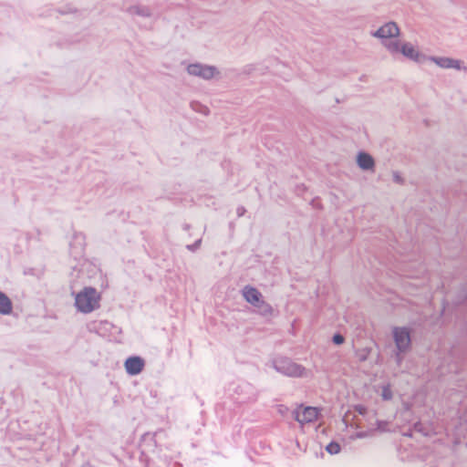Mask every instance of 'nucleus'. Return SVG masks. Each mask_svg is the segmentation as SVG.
<instances>
[{
    "mask_svg": "<svg viewBox=\"0 0 467 467\" xmlns=\"http://www.w3.org/2000/svg\"><path fill=\"white\" fill-rule=\"evenodd\" d=\"M13 311V304L10 298L4 293L0 292V314L10 315Z\"/></svg>",
    "mask_w": 467,
    "mask_h": 467,
    "instance_id": "f8f14e48",
    "label": "nucleus"
},
{
    "mask_svg": "<svg viewBox=\"0 0 467 467\" xmlns=\"http://www.w3.org/2000/svg\"><path fill=\"white\" fill-rule=\"evenodd\" d=\"M130 13L131 15H138V16H150V11L148 7L144 8V7H140L138 5L131 6L130 8Z\"/></svg>",
    "mask_w": 467,
    "mask_h": 467,
    "instance_id": "4468645a",
    "label": "nucleus"
},
{
    "mask_svg": "<svg viewBox=\"0 0 467 467\" xmlns=\"http://www.w3.org/2000/svg\"><path fill=\"white\" fill-rule=\"evenodd\" d=\"M145 366V361L140 357H130L124 362V368L126 372L130 376L140 374Z\"/></svg>",
    "mask_w": 467,
    "mask_h": 467,
    "instance_id": "9d476101",
    "label": "nucleus"
},
{
    "mask_svg": "<svg viewBox=\"0 0 467 467\" xmlns=\"http://www.w3.org/2000/svg\"><path fill=\"white\" fill-rule=\"evenodd\" d=\"M81 275L88 279L96 277L100 275L99 268L89 262H84L80 268Z\"/></svg>",
    "mask_w": 467,
    "mask_h": 467,
    "instance_id": "9b49d317",
    "label": "nucleus"
},
{
    "mask_svg": "<svg viewBox=\"0 0 467 467\" xmlns=\"http://www.w3.org/2000/svg\"><path fill=\"white\" fill-rule=\"evenodd\" d=\"M431 62L435 64L437 67L442 69H454L457 71H467V65L462 59H457L450 57H428L427 59L423 62Z\"/></svg>",
    "mask_w": 467,
    "mask_h": 467,
    "instance_id": "0eeeda50",
    "label": "nucleus"
},
{
    "mask_svg": "<svg viewBox=\"0 0 467 467\" xmlns=\"http://www.w3.org/2000/svg\"><path fill=\"white\" fill-rule=\"evenodd\" d=\"M184 69L188 76L204 81L219 80L222 77V72L218 67L198 61L186 63Z\"/></svg>",
    "mask_w": 467,
    "mask_h": 467,
    "instance_id": "20e7f679",
    "label": "nucleus"
},
{
    "mask_svg": "<svg viewBox=\"0 0 467 467\" xmlns=\"http://www.w3.org/2000/svg\"><path fill=\"white\" fill-rule=\"evenodd\" d=\"M73 307L77 313L83 315L91 314L101 306L103 293L91 285H84L78 290L73 291Z\"/></svg>",
    "mask_w": 467,
    "mask_h": 467,
    "instance_id": "f03ea898",
    "label": "nucleus"
},
{
    "mask_svg": "<svg viewBox=\"0 0 467 467\" xmlns=\"http://www.w3.org/2000/svg\"><path fill=\"white\" fill-rule=\"evenodd\" d=\"M411 328L406 326H396L391 329V336L397 353L405 354L411 347Z\"/></svg>",
    "mask_w": 467,
    "mask_h": 467,
    "instance_id": "423d86ee",
    "label": "nucleus"
},
{
    "mask_svg": "<svg viewBox=\"0 0 467 467\" xmlns=\"http://www.w3.org/2000/svg\"><path fill=\"white\" fill-rule=\"evenodd\" d=\"M379 395L384 400H389L393 398V390L389 385L380 387Z\"/></svg>",
    "mask_w": 467,
    "mask_h": 467,
    "instance_id": "ddd939ff",
    "label": "nucleus"
},
{
    "mask_svg": "<svg viewBox=\"0 0 467 467\" xmlns=\"http://www.w3.org/2000/svg\"><path fill=\"white\" fill-rule=\"evenodd\" d=\"M320 410L317 407L299 405L294 410L295 420L301 425H306L318 420Z\"/></svg>",
    "mask_w": 467,
    "mask_h": 467,
    "instance_id": "6e6552de",
    "label": "nucleus"
},
{
    "mask_svg": "<svg viewBox=\"0 0 467 467\" xmlns=\"http://www.w3.org/2000/svg\"><path fill=\"white\" fill-rule=\"evenodd\" d=\"M400 35L401 29L394 21L385 22L370 32V36L379 40L390 55L422 64L427 59V55L416 41L401 39Z\"/></svg>",
    "mask_w": 467,
    "mask_h": 467,
    "instance_id": "f257e3e1",
    "label": "nucleus"
},
{
    "mask_svg": "<svg viewBox=\"0 0 467 467\" xmlns=\"http://www.w3.org/2000/svg\"><path fill=\"white\" fill-rule=\"evenodd\" d=\"M371 433L370 432H367V431H359L356 434V437L357 438H366V437H368L370 436Z\"/></svg>",
    "mask_w": 467,
    "mask_h": 467,
    "instance_id": "6ab92c4d",
    "label": "nucleus"
},
{
    "mask_svg": "<svg viewBox=\"0 0 467 467\" xmlns=\"http://www.w3.org/2000/svg\"><path fill=\"white\" fill-rule=\"evenodd\" d=\"M391 180L393 182L398 184H403L405 181L402 173L398 171H394L391 172Z\"/></svg>",
    "mask_w": 467,
    "mask_h": 467,
    "instance_id": "dca6fc26",
    "label": "nucleus"
},
{
    "mask_svg": "<svg viewBox=\"0 0 467 467\" xmlns=\"http://www.w3.org/2000/svg\"><path fill=\"white\" fill-rule=\"evenodd\" d=\"M333 342L336 344V345H341L343 342H344V337L343 336L339 335V334H337L333 337Z\"/></svg>",
    "mask_w": 467,
    "mask_h": 467,
    "instance_id": "a211bd4d",
    "label": "nucleus"
},
{
    "mask_svg": "<svg viewBox=\"0 0 467 467\" xmlns=\"http://www.w3.org/2000/svg\"><path fill=\"white\" fill-rule=\"evenodd\" d=\"M327 451L330 454H337L340 451V445L337 442H330L327 446Z\"/></svg>",
    "mask_w": 467,
    "mask_h": 467,
    "instance_id": "f3484780",
    "label": "nucleus"
},
{
    "mask_svg": "<svg viewBox=\"0 0 467 467\" xmlns=\"http://www.w3.org/2000/svg\"><path fill=\"white\" fill-rule=\"evenodd\" d=\"M355 162L358 169L364 172L374 173L376 171V161L374 157L367 151H358L355 156Z\"/></svg>",
    "mask_w": 467,
    "mask_h": 467,
    "instance_id": "1a4fd4ad",
    "label": "nucleus"
},
{
    "mask_svg": "<svg viewBox=\"0 0 467 467\" xmlns=\"http://www.w3.org/2000/svg\"><path fill=\"white\" fill-rule=\"evenodd\" d=\"M274 368L287 377L296 379H309L312 377L311 371L304 365L292 361L285 358H277L273 360Z\"/></svg>",
    "mask_w": 467,
    "mask_h": 467,
    "instance_id": "39448f33",
    "label": "nucleus"
},
{
    "mask_svg": "<svg viewBox=\"0 0 467 467\" xmlns=\"http://www.w3.org/2000/svg\"><path fill=\"white\" fill-rule=\"evenodd\" d=\"M377 431L380 432H387L390 431V423L385 420H379L377 422Z\"/></svg>",
    "mask_w": 467,
    "mask_h": 467,
    "instance_id": "2eb2a0df",
    "label": "nucleus"
},
{
    "mask_svg": "<svg viewBox=\"0 0 467 467\" xmlns=\"http://www.w3.org/2000/svg\"><path fill=\"white\" fill-rule=\"evenodd\" d=\"M240 293L243 299L260 315L270 317L274 314V308L257 287L252 285H245Z\"/></svg>",
    "mask_w": 467,
    "mask_h": 467,
    "instance_id": "7ed1b4c3",
    "label": "nucleus"
}]
</instances>
